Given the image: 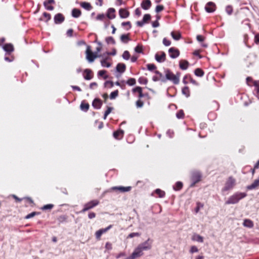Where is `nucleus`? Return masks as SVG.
Masks as SVG:
<instances>
[{
    "label": "nucleus",
    "mask_w": 259,
    "mask_h": 259,
    "mask_svg": "<svg viewBox=\"0 0 259 259\" xmlns=\"http://www.w3.org/2000/svg\"><path fill=\"white\" fill-rule=\"evenodd\" d=\"M254 87V94L259 99V80H257V82H255V85Z\"/></svg>",
    "instance_id": "31"
},
{
    "label": "nucleus",
    "mask_w": 259,
    "mask_h": 259,
    "mask_svg": "<svg viewBox=\"0 0 259 259\" xmlns=\"http://www.w3.org/2000/svg\"><path fill=\"white\" fill-rule=\"evenodd\" d=\"M235 185L236 180L232 176H230L227 180L225 186L222 189V191L225 192L232 189Z\"/></svg>",
    "instance_id": "5"
},
{
    "label": "nucleus",
    "mask_w": 259,
    "mask_h": 259,
    "mask_svg": "<svg viewBox=\"0 0 259 259\" xmlns=\"http://www.w3.org/2000/svg\"><path fill=\"white\" fill-rule=\"evenodd\" d=\"M102 105V102L101 99L96 98L92 103V106L96 109H100Z\"/></svg>",
    "instance_id": "20"
},
{
    "label": "nucleus",
    "mask_w": 259,
    "mask_h": 259,
    "mask_svg": "<svg viewBox=\"0 0 259 259\" xmlns=\"http://www.w3.org/2000/svg\"><path fill=\"white\" fill-rule=\"evenodd\" d=\"M170 34L172 37L176 40H178L182 37L181 34L179 31H173Z\"/></svg>",
    "instance_id": "27"
},
{
    "label": "nucleus",
    "mask_w": 259,
    "mask_h": 259,
    "mask_svg": "<svg viewBox=\"0 0 259 259\" xmlns=\"http://www.w3.org/2000/svg\"><path fill=\"white\" fill-rule=\"evenodd\" d=\"M132 92L134 94L137 93L138 94V97L139 99H141L145 96V95L143 93L142 88L141 87H136L133 88L132 89Z\"/></svg>",
    "instance_id": "16"
},
{
    "label": "nucleus",
    "mask_w": 259,
    "mask_h": 259,
    "mask_svg": "<svg viewBox=\"0 0 259 259\" xmlns=\"http://www.w3.org/2000/svg\"><path fill=\"white\" fill-rule=\"evenodd\" d=\"M121 26L124 27L126 30H130L132 28V24L130 21L123 22L121 23Z\"/></svg>",
    "instance_id": "37"
},
{
    "label": "nucleus",
    "mask_w": 259,
    "mask_h": 259,
    "mask_svg": "<svg viewBox=\"0 0 259 259\" xmlns=\"http://www.w3.org/2000/svg\"><path fill=\"white\" fill-rule=\"evenodd\" d=\"M112 226H113L112 225H110L108 226L107 227H106V228L101 229H100V230L102 232V234H104V233H105L106 232H107L109 229H110L112 227Z\"/></svg>",
    "instance_id": "63"
},
{
    "label": "nucleus",
    "mask_w": 259,
    "mask_h": 259,
    "mask_svg": "<svg viewBox=\"0 0 259 259\" xmlns=\"http://www.w3.org/2000/svg\"><path fill=\"white\" fill-rule=\"evenodd\" d=\"M164 73L165 78H166V81L168 80L171 81L175 84H179L180 82V77L181 75V73L177 72L176 74H175L169 69H166L164 71Z\"/></svg>",
    "instance_id": "2"
},
{
    "label": "nucleus",
    "mask_w": 259,
    "mask_h": 259,
    "mask_svg": "<svg viewBox=\"0 0 259 259\" xmlns=\"http://www.w3.org/2000/svg\"><path fill=\"white\" fill-rule=\"evenodd\" d=\"M144 104V102L141 99H139L136 102V106L137 108H140L143 107Z\"/></svg>",
    "instance_id": "44"
},
{
    "label": "nucleus",
    "mask_w": 259,
    "mask_h": 259,
    "mask_svg": "<svg viewBox=\"0 0 259 259\" xmlns=\"http://www.w3.org/2000/svg\"><path fill=\"white\" fill-rule=\"evenodd\" d=\"M162 42L165 46H169L171 45L170 40L165 37L163 39Z\"/></svg>",
    "instance_id": "61"
},
{
    "label": "nucleus",
    "mask_w": 259,
    "mask_h": 259,
    "mask_svg": "<svg viewBox=\"0 0 259 259\" xmlns=\"http://www.w3.org/2000/svg\"><path fill=\"white\" fill-rule=\"evenodd\" d=\"M107 16L109 19H113L116 17L115 10L114 8H110L107 11Z\"/></svg>",
    "instance_id": "22"
},
{
    "label": "nucleus",
    "mask_w": 259,
    "mask_h": 259,
    "mask_svg": "<svg viewBox=\"0 0 259 259\" xmlns=\"http://www.w3.org/2000/svg\"><path fill=\"white\" fill-rule=\"evenodd\" d=\"M129 35L130 34L121 35L120 36L121 41L124 43L127 42L130 40Z\"/></svg>",
    "instance_id": "39"
},
{
    "label": "nucleus",
    "mask_w": 259,
    "mask_h": 259,
    "mask_svg": "<svg viewBox=\"0 0 259 259\" xmlns=\"http://www.w3.org/2000/svg\"><path fill=\"white\" fill-rule=\"evenodd\" d=\"M101 63L103 67H109L111 66V63L108 62L107 59L101 60Z\"/></svg>",
    "instance_id": "41"
},
{
    "label": "nucleus",
    "mask_w": 259,
    "mask_h": 259,
    "mask_svg": "<svg viewBox=\"0 0 259 259\" xmlns=\"http://www.w3.org/2000/svg\"><path fill=\"white\" fill-rule=\"evenodd\" d=\"M3 49L8 54H11L14 50L13 45L11 44H6L3 47Z\"/></svg>",
    "instance_id": "21"
},
{
    "label": "nucleus",
    "mask_w": 259,
    "mask_h": 259,
    "mask_svg": "<svg viewBox=\"0 0 259 259\" xmlns=\"http://www.w3.org/2000/svg\"><path fill=\"white\" fill-rule=\"evenodd\" d=\"M130 15V13L127 9L121 8L119 10V15L122 19L128 18Z\"/></svg>",
    "instance_id": "12"
},
{
    "label": "nucleus",
    "mask_w": 259,
    "mask_h": 259,
    "mask_svg": "<svg viewBox=\"0 0 259 259\" xmlns=\"http://www.w3.org/2000/svg\"><path fill=\"white\" fill-rule=\"evenodd\" d=\"M247 196L246 193L243 192H237L233 195L229 197L228 199L225 202V204H236L240 200L243 199Z\"/></svg>",
    "instance_id": "3"
},
{
    "label": "nucleus",
    "mask_w": 259,
    "mask_h": 259,
    "mask_svg": "<svg viewBox=\"0 0 259 259\" xmlns=\"http://www.w3.org/2000/svg\"><path fill=\"white\" fill-rule=\"evenodd\" d=\"M67 217L66 215H61L58 217L57 220L60 223H62L66 221Z\"/></svg>",
    "instance_id": "45"
},
{
    "label": "nucleus",
    "mask_w": 259,
    "mask_h": 259,
    "mask_svg": "<svg viewBox=\"0 0 259 259\" xmlns=\"http://www.w3.org/2000/svg\"><path fill=\"white\" fill-rule=\"evenodd\" d=\"M132 187L131 186H115L111 188V190L115 191H119L121 193H124L126 192H129L131 190Z\"/></svg>",
    "instance_id": "9"
},
{
    "label": "nucleus",
    "mask_w": 259,
    "mask_h": 259,
    "mask_svg": "<svg viewBox=\"0 0 259 259\" xmlns=\"http://www.w3.org/2000/svg\"><path fill=\"white\" fill-rule=\"evenodd\" d=\"M112 107H107V109L105 111L103 118L104 119H106L107 116L111 112L112 110H113Z\"/></svg>",
    "instance_id": "49"
},
{
    "label": "nucleus",
    "mask_w": 259,
    "mask_h": 259,
    "mask_svg": "<svg viewBox=\"0 0 259 259\" xmlns=\"http://www.w3.org/2000/svg\"><path fill=\"white\" fill-rule=\"evenodd\" d=\"M202 176L200 172L198 171H194L192 174L191 177V181L192 183L191 184V187L195 186V184L199 182H200L201 180Z\"/></svg>",
    "instance_id": "6"
},
{
    "label": "nucleus",
    "mask_w": 259,
    "mask_h": 259,
    "mask_svg": "<svg viewBox=\"0 0 259 259\" xmlns=\"http://www.w3.org/2000/svg\"><path fill=\"white\" fill-rule=\"evenodd\" d=\"M123 131L122 130H119L116 131H115L113 133V137L115 139L117 140H120L122 138L123 136Z\"/></svg>",
    "instance_id": "23"
},
{
    "label": "nucleus",
    "mask_w": 259,
    "mask_h": 259,
    "mask_svg": "<svg viewBox=\"0 0 259 259\" xmlns=\"http://www.w3.org/2000/svg\"><path fill=\"white\" fill-rule=\"evenodd\" d=\"M64 16L61 13H58L54 16V22L56 24H61L64 22Z\"/></svg>",
    "instance_id": "18"
},
{
    "label": "nucleus",
    "mask_w": 259,
    "mask_h": 259,
    "mask_svg": "<svg viewBox=\"0 0 259 259\" xmlns=\"http://www.w3.org/2000/svg\"><path fill=\"white\" fill-rule=\"evenodd\" d=\"M126 83L128 85L132 86L136 83V80L134 78H130L126 81Z\"/></svg>",
    "instance_id": "46"
},
{
    "label": "nucleus",
    "mask_w": 259,
    "mask_h": 259,
    "mask_svg": "<svg viewBox=\"0 0 259 259\" xmlns=\"http://www.w3.org/2000/svg\"><path fill=\"white\" fill-rule=\"evenodd\" d=\"M233 9L231 6H227L226 8V11L228 14L231 15L232 14Z\"/></svg>",
    "instance_id": "59"
},
{
    "label": "nucleus",
    "mask_w": 259,
    "mask_h": 259,
    "mask_svg": "<svg viewBox=\"0 0 259 259\" xmlns=\"http://www.w3.org/2000/svg\"><path fill=\"white\" fill-rule=\"evenodd\" d=\"M55 3V0H46L44 2V6L47 10L53 11L54 9V7L50 5L54 4Z\"/></svg>",
    "instance_id": "13"
},
{
    "label": "nucleus",
    "mask_w": 259,
    "mask_h": 259,
    "mask_svg": "<svg viewBox=\"0 0 259 259\" xmlns=\"http://www.w3.org/2000/svg\"><path fill=\"white\" fill-rule=\"evenodd\" d=\"M107 71L105 70H100L98 73V76L103 77L104 79H106L108 78V76L106 75Z\"/></svg>",
    "instance_id": "42"
},
{
    "label": "nucleus",
    "mask_w": 259,
    "mask_h": 259,
    "mask_svg": "<svg viewBox=\"0 0 259 259\" xmlns=\"http://www.w3.org/2000/svg\"><path fill=\"white\" fill-rule=\"evenodd\" d=\"M185 114L183 110H179L176 116L179 119H183L184 118Z\"/></svg>",
    "instance_id": "43"
},
{
    "label": "nucleus",
    "mask_w": 259,
    "mask_h": 259,
    "mask_svg": "<svg viewBox=\"0 0 259 259\" xmlns=\"http://www.w3.org/2000/svg\"><path fill=\"white\" fill-rule=\"evenodd\" d=\"M80 6L81 7L88 11L91 10L92 8L91 5L87 2H82L80 4Z\"/></svg>",
    "instance_id": "33"
},
{
    "label": "nucleus",
    "mask_w": 259,
    "mask_h": 259,
    "mask_svg": "<svg viewBox=\"0 0 259 259\" xmlns=\"http://www.w3.org/2000/svg\"><path fill=\"white\" fill-rule=\"evenodd\" d=\"M152 240L149 238L145 242L140 244L134 250L132 254L135 258L140 257L143 255L144 250H149L151 248Z\"/></svg>",
    "instance_id": "1"
},
{
    "label": "nucleus",
    "mask_w": 259,
    "mask_h": 259,
    "mask_svg": "<svg viewBox=\"0 0 259 259\" xmlns=\"http://www.w3.org/2000/svg\"><path fill=\"white\" fill-rule=\"evenodd\" d=\"M164 9V7L163 5H158L156 7L155 11L156 13H159L162 11Z\"/></svg>",
    "instance_id": "60"
},
{
    "label": "nucleus",
    "mask_w": 259,
    "mask_h": 259,
    "mask_svg": "<svg viewBox=\"0 0 259 259\" xmlns=\"http://www.w3.org/2000/svg\"><path fill=\"white\" fill-rule=\"evenodd\" d=\"M155 193L158 195L159 198H163L165 195V193L164 191L161 190L160 189H157L154 191Z\"/></svg>",
    "instance_id": "34"
},
{
    "label": "nucleus",
    "mask_w": 259,
    "mask_h": 259,
    "mask_svg": "<svg viewBox=\"0 0 259 259\" xmlns=\"http://www.w3.org/2000/svg\"><path fill=\"white\" fill-rule=\"evenodd\" d=\"M183 82L184 84H187L189 82H191L193 84H197V81L193 79L190 74H187L184 77L183 79Z\"/></svg>",
    "instance_id": "14"
},
{
    "label": "nucleus",
    "mask_w": 259,
    "mask_h": 259,
    "mask_svg": "<svg viewBox=\"0 0 259 259\" xmlns=\"http://www.w3.org/2000/svg\"><path fill=\"white\" fill-rule=\"evenodd\" d=\"M118 95V91L117 90L112 92L110 95V98L111 99H115Z\"/></svg>",
    "instance_id": "52"
},
{
    "label": "nucleus",
    "mask_w": 259,
    "mask_h": 259,
    "mask_svg": "<svg viewBox=\"0 0 259 259\" xmlns=\"http://www.w3.org/2000/svg\"><path fill=\"white\" fill-rule=\"evenodd\" d=\"M106 41L107 44H115V41L113 37H112V36L107 37L106 38Z\"/></svg>",
    "instance_id": "56"
},
{
    "label": "nucleus",
    "mask_w": 259,
    "mask_h": 259,
    "mask_svg": "<svg viewBox=\"0 0 259 259\" xmlns=\"http://www.w3.org/2000/svg\"><path fill=\"white\" fill-rule=\"evenodd\" d=\"M126 69V66L123 63H118L116 66V70L120 73H123Z\"/></svg>",
    "instance_id": "26"
},
{
    "label": "nucleus",
    "mask_w": 259,
    "mask_h": 259,
    "mask_svg": "<svg viewBox=\"0 0 259 259\" xmlns=\"http://www.w3.org/2000/svg\"><path fill=\"white\" fill-rule=\"evenodd\" d=\"M155 59L158 62H164L166 60V54L164 52H161L160 54L157 53L155 55Z\"/></svg>",
    "instance_id": "17"
},
{
    "label": "nucleus",
    "mask_w": 259,
    "mask_h": 259,
    "mask_svg": "<svg viewBox=\"0 0 259 259\" xmlns=\"http://www.w3.org/2000/svg\"><path fill=\"white\" fill-rule=\"evenodd\" d=\"M135 51L138 53H143V47L141 45H138L135 48Z\"/></svg>",
    "instance_id": "55"
},
{
    "label": "nucleus",
    "mask_w": 259,
    "mask_h": 259,
    "mask_svg": "<svg viewBox=\"0 0 259 259\" xmlns=\"http://www.w3.org/2000/svg\"><path fill=\"white\" fill-rule=\"evenodd\" d=\"M155 73L156 75L153 76L152 77V80L154 81H161L163 82H166V78H165V77L161 72L158 70H156L155 71Z\"/></svg>",
    "instance_id": "8"
},
{
    "label": "nucleus",
    "mask_w": 259,
    "mask_h": 259,
    "mask_svg": "<svg viewBox=\"0 0 259 259\" xmlns=\"http://www.w3.org/2000/svg\"><path fill=\"white\" fill-rule=\"evenodd\" d=\"M131 55L128 51H125L123 54L122 57L125 60H128L130 58Z\"/></svg>",
    "instance_id": "53"
},
{
    "label": "nucleus",
    "mask_w": 259,
    "mask_h": 259,
    "mask_svg": "<svg viewBox=\"0 0 259 259\" xmlns=\"http://www.w3.org/2000/svg\"><path fill=\"white\" fill-rule=\"evenodd\" d=\"M100 203V201L98 199H94L91 200L83 205V208L81 210V212L84 213L87 211H88L95 207L98 205Z\"/></svg>",
    "instance_id": "4"
},
{
    "label": "nucleus",
    "mask_w": 259,
    "mask_h": 259,
    "mask_svg": "<svg viewBox=\"0 0 259 259\" xmlns=\"http://www.w3.org/2000/svg\"><path fill=\"white\" fill-rule=\"evenodd\" d=\"M102 234H103L102 233V232L100 231V230L96 231V232L95 233V236H96V239L98 240H100L101 239V237Z\"/></svg>",
    "instance_id": "62"
},
{
    "label": "nucleus",
    "mask_w": 259,
    "mask_h": 259,
    "mask_svg": "<svg viewBox=\"0 0 259 259\" xmlns=\"http://www.w3.org/2000/svg\"><path fill=\"white\" fill-rule=\"evenodd\" d=\"M115 83L116 85L119 86L121 89H125V84H124V81H121L120 82L119 81H116Z\"/></svg>",
    "instance_id": "64"
},
{
    "label": "nucleus",
    "mask_w": 259,
    "mask_h": 259,
    "mask_svg": "<svg viewBox=\"0 0 259 259\" xmlns=\"http://www.w3.org/2000/svg\"><path fill=\"white\" fill-rule=\"evenodd\" d=\"M81 11L79 9L74 8L72 11V15L73 17L78 18L81 15Z\"/></svg>",
    "instance_id": "32"
},
{
    "label": "nucleus",
    "mask_w": 259,
    "mask_h": 259,
    "mask_svg": "<svg viewBox=\"0 0 259 259\" xmlns=\"http://www.w3.org/2000/svg\"><path fill=\"white\" fill-rule=\"evenodd\" d=\"M54 207V205L52 204H48L44 205L41 209L43 210H51Z\"/></svg>",
    "instance_id": "50"
},
{
    "label": "nucleus",
    "mask_w": 259,
    "mask_h": 259,
    "mask_svg": "<svg viewBox=\"0 0 259 259\" xmlns=\"http://www.w3.org/2000/svg\"><path fill=\"white\" fill-rule=\"evenodd\" d=\"M182 92L183 94L186 97H188L190 96V92L188 87H184L182 89Z\"/></svg>",
    "instance_id": "36"
},
{
    "label": "nucleus",
    "mask_w": 259,
    "mask_h": 259,
    "mask_svg": "<svg viewBox=\"0 0 259 259\" xmlns=\"http://www.w3.org/2000/svg\"><path fill=\"white\" fill-rule=\"evenodd\" d=\"M243 225L244 226L249 228H251L254 226L253 222L249 219L244 220Z\"/></svg>",
    "instance_id": "29"
},
{
    "label": "nucleus",
    "mask_w": 259,
    "mask_h": 259,
    "mask_svg": "<svg viewBox=\"0 0 259 259\" xmlns=\"http://www.w3.org/2000/svg\"><path fill=\"white\" fill-rule=\"evenodd\" d=\"M189 65V63L188 61L185 60H181L179 62L180 68L182 70H186L188 68Z\"/></svg>",
    "instance_id": "24"
},
{
    "label": "nucleus",
    "mask_w": 259,
    "mask_h": 259,
    "mask_svg": "<svg viewBox=\"0 0 259 259\" xmlns=\"http://www.w3.org/2000/svg\"><path fill=\"white\" fill-rule=\"evenodd\" d=\"M192 240L194 241H197L198 242H203V238L201 236L197 234H194L192 237Z\"/></svg>",
    "instance_id": "28"
},
{
    "label": "nucleus",
    "mask_w": 259,
    "mask_h": 259,
    "mask_svg": "<svg viewBox=\"0 0 259 259\" xmlns=\"http://www.w3.org/2000/svg\"><path fill=\"white\" fill-rule=\"evenodd\" d=\"M138 81L140 84H146L148 82L147 79L144 77H141L139 78Z\"/></svg>",
    "instance_id": "54"
},
{
    "label": "nucleus",
    "mask_w": 259,
    "mask_h": 259,
    "mask_svg": "<svg viewBox=\"0 0 259 259\" xmlns=\"http://www.w3.org/2000/svg\"><path fill=\"white\" fill-rule=\"evenodd\" d=\"M39 214H40V212H39L34 211V212H32L27 214V215H26L24 218L25 219H29L34 217L36 215H38Z\"/></svg>",
    "instance_id": "47"
},
{
    "label": "nucleus",
    "mask_w": 259,
    "mask_h": 259,
    "mask_svg": "<svg viewBox=\"0 0 259 259\" xmlns=\"http://www.w3.org/2000/svg\"><path fill=\"white\" fill-rule=\"evenodd\" d=\"M215 9L216 6L212 2H208L205 7L206 11L208 13L213 12L215 10Z\"/></svg>",
    "instance_id": "15"
},
{
    "label": "nucleus",
    "mask_w": 259,
    "mask_h": 259,
    "mask_svg": "<svg viewBox=\"0 0 259 259\" xmlns=\"http://www.w3.org/2000/svg\"><path fill=\"white\" fill-rule=\"evenodd\" d=\"M83 76L85 80H91L94 76L93 71L90 69H85L83 72Z\"/></svg>",
    "instance_id": "11"
},
{
    "label": "nucleus",
    "mask_w": 259,
    "mask_h": 259,
    "mask_svg": "<svg viewBox=\"0 0 259 259\" xmlns=\"http://www.w3.org/2000/svg\"><path fill=\"white\" fill-rule=\"evenodd\" d=\"M86 58L90 62H92L94 61V60L97 57V56L92 52L91 47L88 46L87 47L86 51Z\"/></svg>",
    "instance_id": "7"
},
{
    "label": "nucleus",
    "mask_w": 259,
    "mask_h": 259,
    "mask_svg": "<svg viewBox=\"0 0 259 259\" xmlns=\"http://www.w3.org/2000/svg\"><path fill=\"white\" fill-rule=\"evenodd\" d=\"M89 103L82 102L80 104V109L84 111H87L89 109Z\"/></svg>",
    "instance_id": "40"
},
{
    "label": "nucleus",
    "mask_w": 259,
    "mask_h": 259,
    "mask_svg": "<svg viewBox=\"0 0 259 259\" xmlns=\"http://www.w3.org/2000/svg\"><path fill=\"white\" fill-rule=\"evenodd\" d=\"M194 73L196 76L199 77H202L204 74V71L200 68L196 69L195 70Z\"/></svg>",
    "instance_id": "38"
},
{
    "label": "nucleus",
    "mask_w": 259,
    "mask_h": 259,
    "mask_svg": "<svg viewBox=\"0 0 259 259\" xmlns=\"http://www.w3.org/2000/svg\"><path fill=\"white\" fill-rule=\"evenodd\" d=\"M151 19V15L149 14H145L142 21L145 23H148Z\"/></svg>",
    "instance_id": "51"
},
{
    "label": "nucleus",
    "mask_w": 259,
    "mask_h": 259,
    "mask_svg": "<svg viewBox=\"0 0 259 259\" xmlns=\"http://www.w3.org/2000/svg\"><path fill=\"white\" fill-rule=\"evenodd\" d=\"M169 56L173 59L177 58L180 55V51L178 49L174 47L170 48L168 50Z\"/></svg>",
    "instance_id": "10"
},
{
    "label": "nucleus",
    "mask_w": 259,
    "mask_h": 259,
    "mask_svg": "<svg viewBox=\"0 0 259 259\" xmlns=\"http://www.w3.org/2000/svg\"><path fill=\"white\" fill-rule=\"evenodd\" d=\"M147 68L149 70L153 71L156 68V66L154 64H148Z\"/></svg>",
    "instance_id": "58"
},
{
    "label": "nucleus",
    "mask_w": 259,
    "mask_h": 259,
    "mask_svg": "<svg viewBox=\"0 0 259 259\" xmlns=\"http://www.w3.org/2000/svg\"><path fill=\"white\" fill-rule=\"evenodd\" d=\"M105 87L111 88L114 86V83L112 81H106L104 83Z\"/></svg>",
    "instance_id": "57"
},
{
    "label": "nucleus",
    "mask_w": 259,
    "mask_h": 259,
    "mask_svg": "<svg viewBox=\"0 0 259 259\" xmlns=\"http://www.w3.org/2000/svg\"><path fill=\"white\" fill-rule=\"evenodd\" d=\"M259 186V178L254 181V182L250 185L247 186V190H252L256 189Z\"/></svg>",
    "instance_id": "25"
},
{
    "label": "nucleus",
    "mask_w": 259,
    "mask_h": 259,
    "mask_svg": "<svg viewBox=\"0 0 259 259\" xmlns=\"http://www.w3.org/2000/svg\"><path fill=\"white\" fill-rule=\"evenodd\" d=\"M246 83L250 87L254 86L255 82H257V80H254L251 77H247L246 79Z\"/></svg>",
    "instance_id": "30"
},
{
    "label": "nucleus",
    "mask_w": 259,
    "mask_h": 259,
    "mask_svg": "<svg viewBox=\"0 0 259 259\" xmlns=\"http://www.w3.org/2000/svg\"><path fill=\"white\" fill-rule=\"evenodd\" d=\"M152 6V3L150 0H143L141 4V6L142 9L145 10L149 9Z\"/></svg>",
    "instance_id": "19"
},
{
    "label": "nucleus",
    "mask_w": 259,
    "mask_h": 259,
    "mask_svg": "<svg viewBox=\"0 0 259 259\" xmlns=\"http://www.w3.org/2000/svg\"><path fill=\"white\" fill-rule=\"evenodd\" d=\"M183 184L181 182H177L174 186L173 188L176 191H179L183 188Z\"/></svg>",
    "instance_id": "35"
},
{
    "label": "nucleus",
    "mask_w": 259,
    "mask_h": 259,
    "mask_svg": "<svg viewBox=\"0 0 259 259\" xmlns=\"http://www.w3.org/2000/svg\"><path fill=\"white\" fill-rule=\"evenodd\" d=\"M42 15L44 17V20L47 22H48L51 19V15L49 13L44 12Z\"/></svg>",
    "instance_id": "48"
}]
</instances>
